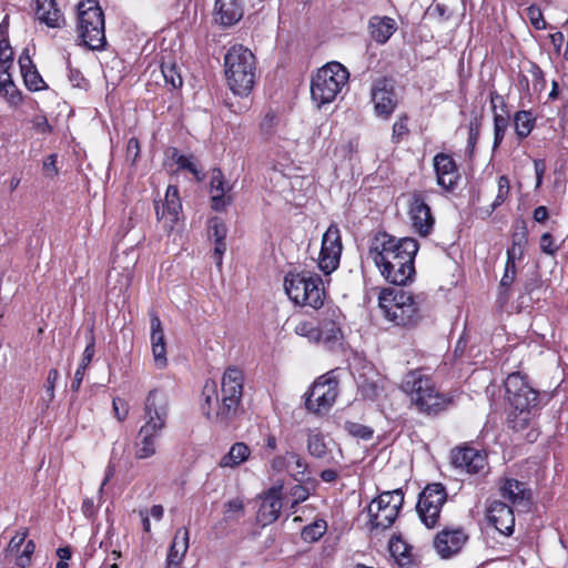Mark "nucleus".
<instances>
[{"label":"nucleus","mask_w":568,"mask_h":568,"mask_svg":"<svg viewBox=\"0 0 568 568\" xmlns=\"http://www.w3.org/2000/svg\"><path fill=\"white\" fill-rule=\"evenodd\" d=\"M418 250L419 243L413 237L397 239L385 231H378L369 241L368 256L387 283L405 286L415 278Z\"/></svg>","instance_id":"1"},{"label":"nucleus","mask_w":568,"mask_h":568,"mask_svg":"<svg viewBox=\"0 0 568 568\" xmlns=\"http://www.w3.org/2000/svg\"><path fill=\"white\" fill-rule=\"evenodd\" d=\"M244 387L243 371L230 366L222 376L221 393H217L214 381H206L203 389L202 413L212 424L222 429L229 428L241 414Z\"/></svg>","instance_id":"2"},{"label":"nucleus","mask_w":568,"mask_h":568,"mask_svg":"<svg viewBox=\"0 0 568 568\" xmlns=\"http://www.w3.org/2000/svg\"><path fill=\"white\" fill-rule=\"evenodd\" d=\"M504 385L509 404L507 426L514 432L525 430L540 415L542 408L540 392L521 372L508 374Z\"/></svg>","instance_id":"3"},{"label":"nucleus","mask_w":568,"mask_h":568,"mask_svg":"<svg viewBox=\"0 0 568 568\" xmlns=\"http://www.w3.org/2000/svg\"><path fill=\"white\" fill-rule=\"evenodd\" d=\"M400 389L408 397L410 407L427 417L438 416L454 402V396L442 392L434 375L425 367L409 369L402 381Z\"/></svg>","instance_id":"4"},{"label":"nucleus","mask_w":568,"mask_h":568,"mask_svg":"<svg viewBox=\"0 0 568 568\" xmlns=\"http://www.w3.org/2000/svg\"><path fill=\"white\" fill-rule=\"evenodd\" d=\"M225 78L230 90L247 97L257 78L256 58L243 44L232 45L224 55Z\"/></svg>","instance_id":"5"},{"label":"nucleus","mask_w":568,"mask_h":568,"mask_svg":"<svg viewBox=\"0 0 568 568\" xmlns=\"http://www.w3.org/2000/svg\"><path fill=\"white\" fill-rule=\"evenodd\" d=\"M378 306L388 322L402 328H415L423 318L416 296L404 290L383 288L378 295Z\"/></svg>","instance_id":"6"},{"label":"nucleus","mask_w":568,"mask_h":568,"mask_svg":"<svg viewBox=\"0 0 568 568\" xmlns=\"http://www.w3.org/2000/svg\"><path fill=\"white\" fill-rule=\"evenodd\" d=\"M284 291L290 301L301 307L315 311L324 306L326 291L323 278L311 271H290L284 276Z\"/></svg>","instance_id":"7"},{"label":"nucleus","mask_w":568,"mask_h":568,"mask_svg":"<svg viewBox=\"0 0 568 568\" xmlns=\"http://www.w3.org/2000/svg\"><path fill=\"white\" fill-rule=\"evenodd\" d=\"M77 30L80 44L90 50H103L106 44L104 13L98 0H81L78 4Z\"/></svg>","instance_id":"8"},{"label":"nucleus","mask_w":568,"mask_h":568,"mask_svg":"<svg viewBox=\"0 0 568 568\" xmlns=\"http://www.w3.org/2000/svg\"><path fill=\"white\" fill-rule=\"evenodd\" d=\"M349 73L339 62H328L311 80V98L317 108L332 103L347 84Z\"/></svg>","instance_id":"9"},{"label":"nucleus","mask_w":568,"mask_h":568,"mask_svg":"<svg viewBox=\"0 0 568 568\" xmlns=\"http://www.w3.org/2000/svg\"><path fill=\"white\" fill-rule=\"evenodd\" d=\"M405 494L402 488L381 493L366 507L369 531H384L398 518L404 505Z\"/></svg>","instance_id":"10"},{"label":"nucleus","mask_w":568,"mask_h":568,"mask_svg":"<svg viewBox=\"0 0 568 568\" xmlns=\"http://www.w3.org/2000/svg\"><path fill=\"white\" fill-rule=\"evenodd\" d=\"M447 497V489L442 483L427 484L419 493L416 511L426 528L434 529L439 525L440 513Z\"/></svg>","instance_id":"11"},{"label":"nucleus","mask_w":568,"mask_h":568,"mask_svg":"<svg viewBox=\"0 0 568 568\" xmlns=\"http://www.w3.org/2000/svg\"><path fill=\"white\" fill-rule=\"evenodd\" d=\"M337 386L335 378L318 377L305 395L306 409L315 414L329 410L338 394Z\"/></svg>","instance_id":"12"},{"label":"nucleus","mask_w":568,"mask_h":568,"mask_svg":"<svg viewBox=\"0 0 568 568\" xmlns=\"http://www.w3.org/2000/svg\"><path fill=\"white\" fill-rule=\"evenodd\" d=\"M371 99L375 114L388 120L398 105L394 80L385 75L375 79L371 87Z\"/></svg>","instance_id":"13"},{"label":"nucleus","mask_w":568,"mask_h":568,"mask_svg":"<svg viewBox=\"0 0 568 568\" xmlns=\"http://www.w3.org/2000/svg\"><path fill=\"white\" fill-rule=\"evenodd\" d=\"M452 464L469 475L485 476L489 469L486 452L468 445L452 450Z\"/></svg>","instance_id":"14"},{"label":"nucleus","mask_w":568,"mask_h":568,"mask_svg":"<svg viewBox=\"0 0 568 568\" xmlns=\"http://www.w3.org/2000/svg\"><path fill=\"white\" fill-rule=\"evenodd\" d=\"M433 166L437 185L445 192L453 193L462 180V174L454 156L449 153L439 152L433 158Z\"/></svg>","instance_id":"15"},{"label":"nucleus","mask_w":568,"mask_h":568,"mask_svg":"<svg viewBox=\"0 0 568 568\" xmlns=\"http://www.w3.org/2000/svg\"><path fill=\"white\" fill-rule=\"evenodd\" d=\"M156 220L163 223V229L168 232L173 231L182 213V202L179 187L169 185L166 187L164 201H154Z\"/></svg>","instance_id":"16"},{"label":"nucleus","mask_w":568,"mask_h":568,"mask_svg":"<svg viewBox=\"0 0 568 568\" xmlns=\"http://www.w3.org/2000/svg\"><path fill=\"white\" fill-rule=\"evenodd\" d=\"M468 538L463 527H445L436 534L433 546L440 558L449 559L463 549Z\"/></svg>","instance_id":"17"},{"label":"nucleus","mask_w":568,"mask_h":568,"mask_svg":"<svg viewBox=\"0 0 568 568\" xmlns=\"http://www.w3.org/2000/svg\"><path fill=\"white\" fill-rule=\"evenodd\" d=\"M144 424L165 428L169 415V396L160 388L151 389L144 400Z\"/></svg>","instance_id":"18"},{"label":"nucleus","mask_w":568,"mask_h":568,"mask_svg":"<svg viewBox=\"0 0 568 568\" xmlns=\"http://www.w3.org/2000/svg\"><path fill=\"white\" fill-rule=\"evenodd\" d=\"M485 518L489 526L504 536H511L515 529V515L510 505L503 500H491L487 504Z\"/></svg>","instance_id":"19"},{"label":"nucleus","mask_w":568,"mask_h":568,"mask_svg":"<svg viewBox=\"0 0 568 568\" xmlns=\"http://www.w3.org/2000/svg\"><path fill=\"white\" fill-rule=\"evenodd\" d=\"M408 213L415 232L423 237L428 236L434 229L435 217L422 192L413 193Z\"/></svg>","instance_id":"20"},{"label":"nucleus","mask_w":568,"mask_h":568,"mask_svg":"<svg viewBox=\"0 0 568 568\" xmlns=\"http://www.w3.org/2000/svg\"><path fill=\"white\" fill-rule=\"evenodd\" d=\"M318 344L332 345L343 337L342 313L337 307H327L317 317Z\"/></svg>","instance_id":"21"},{"label":"nucleus","mask_w":568,"mask_h":568,"mask_svg":"<svg viewBox=\"0 0 568 568\" xmlns=\"http://www.w3.org/2000/svg\"><path fill=\"white\" fill-rule=\"evenodd\" d=\"M498 491L500 497L513 506L527 507L531 504L532 493L526 481L507 476L500 477Z\"/></svg>","instance_id":"22"},{"label":"nucleus","mask_w":568,"mask_h":568,"mask_svg":"<svg viewBox=\"0 0 568 568\" xmlns=\"http://www.w3.org/2000/svg\"><path fill=\"white\" fill-rule=\"evenodd\" d=\"M245 0H215L213 17L224 28L236 24L244 16Z\"/></svg>","instance_id":"23"},{"label":"nucleus","mask_w":568,"mask_h":568,"mask_svg":"<svg viewBox=\"0 0 568 568\" xmlns=\"http://www.w3.org/2000/svg\"><path fill=\"white\" fill-rule=\"evenodd\" d=\"M282 510L281 488H271L263 497L256 519L262 526L275 523Z\"/></svg>","instance_id":"24"},{"label":"nucleus","mask_w":568,"mask_h":568,"mask_svg":"<svg viewBox=\"0 0 568 568\" xmlns=\"http://www.w3.org/2000/svg\"><path fill=\"white\" fill-rule=\"evenodd\" d=\"M231 190L232 185L225 182L222 171L220 169L213 170L210 182L212 210L222 212L226 209L227 205L231 204Z\"/></svg>","instance_id":"25"},{"label":"nucleus","mask_w":568,"mask_h":568,"mask_svg":"<svg viewBox=\"0 0 568 568\" xmlns=\"http://www.w3.org/2000/svg\"><path fill=\"white\" fill-rule=\"evenodd\" d=\"M163 428H156L154 425L143 424L138 433L134 443V456L136 459H146L156 453V438Z\"/></svg>","instance_id":"26"},{"label":"nucleus","mask_w":568,"mask_h":568,"mask_svg":"<svg viewBox=\"0 0 568 568\" xmlns=\"http://www.w3.org/2000/svg\"><path fill=\"white\" fill-rule=\"evenodd\" d=\"M190 546V532L186 527L176 529L169 548L165 568H182L184 557Z\"/></svg>","instance_id":"27"},{"label":"nucleus","mask_w":568,"mask_h":568,"mask_svg":"<svg viewBox=\"0 0 568 568\" xmlns=\"http://www.w3.org/2000/svg\"><path fill=\"white\" fill-rule=\"evenodd\" d=\"M151 346L155 365L159 368H164L168 364L166 358V343L162 322L160 317L153 313L151 314Z\"/></svg>","instance_id":"28"},{"label":"nucleus","mask_w":568,"mask_h":568,"mask_svg":"<svg viewBox=\"0 0 568 568\" xmlns=\"http://www.w3.org/2000/svg\"><path fill=\"white\" fill-rule=\"evenodd\" d=\"M226 234L227 227L221 217L214 216L209 221V236L214 243L212 257L219 267L222 266L223 255L226 251Z\"/></svg>","instance_id":"29"},{"label":"nucleus","mask_w":568,"mask_h":568,"mask_svg":"<svg viewBox=\"0 0 568 568\" xmlns=\"http://www.w3.org/2000/svg\"><path fill=\"white\" fill-rule=\"evenodd\" d=\"M36 16L49 28L65 26V19L55 0H36Z\"/></svg>","instance_id":"30"},{"label":"nucleus","mask_w":568,"mask_h":568,"mask_svg":"<svg viewBox=\"0 0 568 568\" xmlns=\"http://www.w3.org/2000/svg\"><path fill=\"white\" fill-rule=\"evenodd\" d=\"M388 550L399 568H413L416 566L413 547L403 539L402 535L392 536L388 541Z\"/></svg>","instance_id":"31"},{"label":"nucleus","mask_w":568,"mask_h":568,"mask_svg":"<svg viewBox=\"0 0 568 568\" xmlns=\"http://www.w3.org/2000/svg\"><path fill=\"white\" fill-rule=\"evenodd\" d=\"M537 113L529 110H518L513 114V126L517 141L520 143L527 139L537 125Z\"/></svg>","instance_id":"32"},{"label":"nucleus","mask_w":568,"mask_h":568,"mask_svg":"<svg viewBox=\"0 0 568 568\" xmlns=\"http://www.w3.org/2000/svg\"><path fill=\"white\" fill-rule=\"evenodd\" d=\"M19 65L21 70V75L23 78L24 85L30 91H39L45 88V83L33 64L28 52H23L19 57Z\"/></svg>","instance_id":"33"},{"label":"nucleus","mask_w":568,"mask_h":568,"mask_svg":"<svg viewBox=\"0 0 568 568\" xmlns=\"http://www.w3.org/2000/svg\"><path fill=\"white\" fill-rule=\"evenodd\" d=\"M369 34L377 43H385L396 31L395 20L389 17H373L368 23Z\"/></svg>","instance_id":"34"},{"label":"nucleus","mask_w":568,"mask_h":568,"mask_svg":"<svg viewBox=\"0 0 568 568\" xmlns=\"http://www.w3.org/2000/svg\"><path fill=\"white\" fill-rule=\"evenodd\" d=\"M517 276L516 261L507 257L505 263L504 274L500 278L498 286L497 301L504 305L508 303L511 297V285L514 284Z\"/></svg>","instance_id":"35"},{"label":"nucleus","mask_w":568,"mask_h":568,"mask_svg":"<svg viewBox=\"0 0 568 568\" xmlns=\"http://www.w3.org/2000/svg\"><path fill=\"white\" fill-rule=\"evenodd\" d=\"M251 456V448L243 442L234 443L229 453L220 460L221 467L235 468L246 462Z\"/></svg>","instance_id":"36"},{"label":"nucleus","mask_w":568,"mask_h":568,"mask_svg":"<svg viewBox=\"0 0 568 568\" xmlns=\"http://www.w3.org/2000/svg\"><path fill=\"white\" fill-rule=\"evenodd\" d=\"M528 244V232L524 225L520 231L511 234V245L506 251V256L515 261H521Z\"/></svg>","instance_id":"37"},{"label":"nucleus","mask_w":568,"mask_h":568,"mask_svg":"<svg viewBox=\"0 0 568 568\" xmlns=\"http://www.w3.org/2000/svg\"><path fill=\"white\" fill-rule=\"evenodd\" d=\"M294 333L307 338L311 343L318 344L321 335L318 334L317 317L300 318L294 326Z\"/></svg>","instance_id":"38"},{"label":"nucleus","mask_w":568,"mask_h":568,"mask_svg":"<svg viewBox=\"0 0 568 568\" xmlns=\"http://www.w3.org/2000/svg\"><path fill=\"white\" fill-rule=\"evenodd\" d=\"M327 528L328 525L324 518H316L312 524L302 529L301 538L305 542H316L326 534Z\"/></svg>","instance_id":"39"},{"label":"nucleus","mask_w":568,"mask_h":568,"mask_svg":"<svg viewBox=\"0 0 568 568\" xmlns=\"http://www.w3.org/2000/svg\"><path fill=\"white\" fill-rule=\"evenodd\" d=\"M288 458V474L298 483L306 479L307 463L305 459L295 452H286Z\"/></svg>","instance_id":"40"},{"label":"nucleus","mask_w":568,"mask_h":568,"mask_svg":"<svg viewBox=\"0 0 568 568\" xmlns=\"http://www.w3.org/2000/svg\"><path fill=\"white\" fill-rule=\"evenodd\" d=\"M510 115L509 113H493V126H494V141H493V150L498 149L506 135L507 129L509 126Z\"/></svg>","instance_id":"41"},{"label":"nucleus","mask_w":568,"mask_h":568,"mask_svg":"<svg viewBox=\"0 0 568 568\" xmlns=\"http://www.w3.org/2000/svg\"><path fill=\"white\" fill-rule=\"evenodd\" d=\"M0 95L3 97L11 106H18L22 103L21 91L16 87L11 74H7L0 82Z\"/></svg>","instance_id":"42"},{"label":"nucleus","mask_w":568,"mask_h":568,"mask_svg":"<svg viewBox=\"0 0 568 568\" xmlns=\"http://www.w3.org/2000/svg\"><path fill=\"white\" fill-rule=\"evenodd\" d=\"M323 250L331 251V253L342 254L343 244L339 229L332 224L327 227L322 239V247Z\"/></svg>","instance_id":"43"},{"label":"nucleus","mask_w":568,"mask_h":568,"mask_svg":"<svg viewBox=\"0 0 568 568\" xmlns=\"http://www.w3.org/2000/svg\"><path fill=\"white\" fill-rule=\"evenodd\" d=\"M165 158L175 163L178 165V170H186L199 179L200 170L195 163H193L190 158L181 154L176 148H168L165 150Z\"/></svg>","instance_id":"44"},{"label":"nucleus","mask_w":568,"mask_h":568,"mask_svg":"<svg viewBox=\"0 0 568 568\" xmlns=\"http://www.w3.org/2000/svg\"><path fill=\"white\" fill-rule=\"evenodd\" d=\"M278 118L273 111H268L258 124L261 142H272L273 135L277 134Z\"/></svg>","instance_id":"45"},{"label":"nucleus","mask_w":568,"mask_h":568,"mask_svg":"<svg viewBox=\"0 0 568 568\" xmlns=\"http://www.w3.org/2000/svg\"><path fill=\"white\" fill-rule=\"evenodd\" d=\"M481 126L483 115H473L468 124V138L466 145V150L470 156L474 154L476 145L480 138Z\"/></svg>","instance_id":"46"},{"label":"nucleus","mask_w":568,"mask_h":568,"mask_svg":"<svg viewBox=\"0 0 568 568\" xmlns=\"http://www.w3.org/2000/svg\"><path fill=\"white\" fill-rule=\"evenodd\" d=\"M161 72L166 85H170L172 89H179L182 87L183 80L176 63L162 61Z\"/></svg>","instance_id":"47"},{"label":"nucleus","mask_w":568,"mask_h":568,"mask_svg":"<svg viewBox=\"0 0 568 568\" xmlns=\"http://www.w3.org/2000/svg\"><path fill=\"white\" fill-rule=\"evenodd\" d=\"M409 115L406 112L400 113L392 126V142L399 144L410 132Z\"/></svg>","instance_id":"48"},{"label":"nucleus","mask_w":568,"mask_h":568,"mask_svg":"<svg viewBox=\"0 0 568 568\" xmlns=\"http://www.w3.org/2000/svg\"><path fill=\"white\" fill-rule=\"evenodd\" d=\"M527 72L531 77V88L534 93H541L547 84L545 72L534 61L528 62Z\"/></svg>","instance_id":"49"},{"label":"nucleus","mask_w":568,"mask_h":568,"mask_svg":"<svg viewBox=\"0 0 568 568\" xmlns=\"http://www.w3.org/2000/svg\"><path fill=\"white\" fill-rule=\"evenodd\" d=\"M307 452L315 458H323L327 454V446L321 433L310 434L307 438Z\"/></svg>","instance_id":"50"},{"label":"nucleus","mask_w":568,"mask_h":568,"mask_svg":"<svg viewBox=\"0 0 568 568\" xmlns=\"http://www.w3.org/2000/svg\"><path fill=\"white\" fill-rule=\"evenodd\" d=\"M341 255L331 253V251L321 248L318 256V267L325 274H331L339 265Z\"/></svg>","instance_id":"51"},{"label":"nucleus","mask_w":568,"mask_h":568,"mask_svg":"<svg viewBox=\"0 0 568 568\" xmlns=\"http://www.w3.org/2000/svg\"><path fill=\"white\" fill-rule=\"evenodd\" d=\"M344 429L348 435L363 440H369L374 436V429L372 427L356 422L346 420Z\"/></svg>","instance_id":"52"},{"label":"nucleus","mask_w":568,"mask_h":568,"mask_svg":"<svg viewBox=\"0 0 568 568\" xmlns=\"http://www.w3.org/2000/svg\"><path fill=\"white\" fill-rule=\"evenodd\" d=\"M272 142H262L265 146V151L270 155L276 158H285L287 152L285 151V144L288 143V139L281 135L280 133L273 135Z\"/></svg>","instance_id":"53"},{"label":"nucleus","mask_w":568,"mask_h":568,"mask_svg":"<svg viewBox=\"0 0 568 568\" xmlns=\"http://www.w3.org/2000/svg\"><path fill=\"white\" fill-rule=\"evenodd\" d=\"M497 186H498L497 195H496L494 202L491 203L493 211L496 210L497 207H499L500 205H503L509 197V195H510L509 178L507 175H500L497 180Z\"/></svg>","instance_id":"54"},{"label":"nucleus","mask_w":568,"mask_h":568,"mask_svg":"<svg viewBox=\"0 0 568 568\" xmlns=\"http://www.w3.org/2000/svg\"><path fill=\"white\" fill-rule=\"evenodd\" d=\"M87 337V346L83 351L81 362L79 364V367L88 368V366L91 364L93 356L95 354V336H94V326L92 325L85 335Z\"/></svg>","instance_id":"55"},{"label":"nucleus","mask_w":568,"mask_h":568,"mask_svg":"<svg viewBox=\"0 0 568 568\" xmlns=\"http://www.w3.org/2000/svg\"><path fill=\"white\" fill-rule=\"evenodd\" d=\"M36 550V542L30 539L24 544V548L16 557V565L20 568H28L31 565V558Z\"/></svg>","instance_id":"56"},{"label":"nucleus","mask_w":568,"mask_h":568,"mask_svg":"<svg viewBox=\"0 0 568 568\" xmlns=\"http://www.w3.org/2000/svg\"><path fill=\"white\" fill-rule=\"evenodd\" d=\"M59 376L60 374L57 368H51L48 372L47 382L44 384L47 397L43 398V402H45V407H49L50 403L54 399V388Z\"/></svg>","instance_id":"57"},{"label":"nucleus","mask_w":568,"mask_h":568,"mask_svg":"<svg viewBox=\"0 0 568 568\" xmlns=\"http://www.w3.org/2000/svg\"><path fill=\"white\" fill-rule=\"evenodd\" d=\"M29 535V528H21L16 532V535L10 539L7 550L16 556L20 551V547L24 544L26 538Z\"/></svg>","instance_id":"58"},{"label":"nucleus","mask_w":568,"mask_h":568,"mask_svg":"<svg viewBox=\"0 0 568 568\" xmlns=\"http://www.w3.org/2000/svg\"><path fill=\"white\" fill-rule=\"evenodd\" d=\"M244 514V503L241 498L236 497L230 499L224 504V515L227 519L233 518L234 515L242 516Z\"/></svg>","instance_id":"59"},{"label":"nucleus","mask_w":568,"mask_h":568,"mask_svg":"<svg viewBox=\"0 0 568 568\" xmlns=\"http://www.w3.org/2000/svg\"><path fill=\"white\" fill-rule=\"evenodd\" d=\"M112 409L115 418L119 422H124L128 418L130 406L125 399L121 397H114L112 400Z\"/></svg>","instance_id":"60"},{"label":"nucleus","mask_w":568,"mask_h":568,"mask_svg":"<svg viewBox=\"0 0 568 568\" xmlns=\"http://www.w3.org/2000/svg\"><path fill=\"white\" fill-rule=\"evenodd\" d=\"M539 245L540 251L550 256L556 255L559 250L558 245H556L552 234L549 232L541 234Z\"/></svg>","instance_id":"61"},{"label":"nucleus","mask_w":568,"mask_h":568,"mask_svg":"<svg viewBox=\"0 0 568 568\" xmlns=\"http://www.w3.org/2000/svg\"><path fill=\"white\" fill-rule=\"evenodd\" d=\"M57 161L58 154L55 153L45 156L42 164V169L45 176L53 179L59 175V168L57 166Z\"/></svg>","instance_id":"62"},{"label":"nucleus","mask_w":568,"mask_h":568,"mask_svg":"<svg viewBox=\"0 0 568 568\" xmlns=\"http://www.w3.org/2000/svg\"><path fill=\"white\" fill-rule=\"evenodd\" d=\"M141 145L138 138L132 136L128 140L125 156L131 163H135L140 158Z\"/></svg>","instance_id":"63"},{"label":"nucleus","mask_w":568,"mask_h":568,"mask_svg":"<svg viewBox=\"0 0 568 568\" xmlns=\"http://www.w3.org/2000/svg\"><path fill=\"white\" fill-rule=\"evenodd\" d=\"M290 496L294 500V505H300L310 497L308 488L298 483L290 488Z\"/></svg>","instance_id":"64"}]
</instances>
